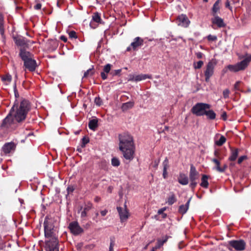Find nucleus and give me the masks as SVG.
<instances>
[{
  "mask_svg": "<svg viewBox=\"0 0 251 251\" xmlns=\"http://www.w3.org/2000/svg\"><path fill=\"white\" fill-rule=\"evenodd\" d=\"M45 235L46 238V250L47 251H59L58 241L56 235V230L52 225L51 221L45 219L44 223Z\"/></svg>",
  "mask_w": 251,
  "mask_h": 251,
  "instance_id": "f257e3e1",
  "label": "nucleus"
},
{
  "mask_svg": "<svg viewBox=\"0 0 251 251\" xmlns=\"http://www.w3.org/2000/svg\"><path fill=\"white\" fill-rule=\"evenodd\" d=\"M119 150L122 151L124 158L131 161L134 158V147L132 137L127 134L120 135Z\"/></svg>",
  "mask_w": 251,
  "mask_h": 251,
  "instance_id": "f03ea898",
  "label": "nucleus"
},
{
  "mask_svg": "<svg viewBox=\"0 0 251 251\" xmlns=\"http://www.w3.org/2000/svg\"><path fill=\"white\" fill-rule=\"evenodd\" d=\"M30 109V104L29 101L25 99H23L19 104L15 103L10 112L13 119L19 123L25 120Z\"/></svg>",
  "mask_w": 251,
  "mask_h": 251,
  "instance_id": "7ed1b4c3",
  "label": "nucleus"
},
{
  "mask_svg": "<svg viewBox=\"0 0 251 251\" xmlns=\"http://www.w3.org/2000/svg\"><path fill=\"white\" fill-rule=\"evenodd\" d=\"M239 58L243 59V60L236 63L235 65H229L227 68L233 72H237L245 70L248 66L249 63L251 61V55L246 54L245 56H239Z\"/></svg>",
  "mask_w": 251,
  "mask_h": 251,
  "instance_id": "20e7f679",
  "label": "nucleus"
},
{
  "mask_svg": "<svg viewBox=\"0 0 251 251\" xmlns=\"http://www.w3.org/2000/svg\"><path fill=\"white\" fill-rule=\"evenodd\" d=\"M210 106L208 104L198 103L194 105L192 109V112L197 116H200L204 115L206 109H209Z\"/></svg>",
  "mask_w": 251,
  "mask_h": 251,
  "instance_id": "39448f33",
  "label": "nucleus"
},
{
  "mask_svg": "<svg viewBox=\"0 0 251 251\" xmlns=\"http://www.w3.org/2000/svg\"><path fill=\"white\" fill-rule=\"evenodd\" d=\"M216 64L217 61L215 59H212L207 64L205 70L204 71V75L205 77V81L206 82H209L210 78L213 75L214 68Z\"/></svg>",
  "mask_w": 251,
  "mask_h": 251,
  "instance_id": "423d86ee",
  "label": "nucleus"
},
{
  "mask_svg": "<svg viewBox=\"0 0 251 251\" xmlns=\"http://www.w3.org/2000/svg\"><path fill=\"white\" fill-rule=\"evenodd\" d=\"M230 247L228 249L232 251L231 248L235 249L237 251H243L245 248V242L243 240H232L229 242Z\"/></svg>",
  "mask_w": 251,
  "mask_h": 251,
  "instance_id": "0eeeda50",
  "label": "nucleus"
},
{
  "mask_svg": "<svg viewBox=\"0 0 251 251\" xmlns=\"http://www.w3.org/2000/svg\"><path fill=\"white\" fill-rule=\"evenodd\" d=\"M100 14L95 12L93 14L92 19L90 23V26L93 29L96 28L100 24H102Z\"/></svg>",
  "mask_w": 251,
  "mask_h": 251,
  "instance_id": "6e6552de",
  "label": "nucleus"
},
{
  "mask_svg": "<svg viewBox=\"0 0 251 251\" xmlns=\"http://www.w3.org/2000/svg\"><path fill=\"white\" fill-rule=\"evenodd\" d=\"M117 209L119 213L121 222L126 221L129 217V213L127 210L126 203L124 205V207H117Z\"/></svg>",
  "mask_w": 251,
  "mask_h": 251,
  "instance_id": "1a4fd4ad",
  "label": "nucleus"
},
{
  "mask_svg": "<svg viewBox=\"0 0 251 251\" xmlns=\"http://www.w3.org/2000/svg\"><path fill=\"white\" fill-rule=\"evenodd\" d=\"M176 22L178 25L184 27H188L190 23V21L187 16L184 14L179 15L176 19Z\"/></svg>",
  "mask_w": 251,
  "mask_h": 251,
  "instance_id": "9d476101",
  "label": "nucleus"
},
{
  "mask_svg": "<svg viewBox=\"0 0 251 251\" xmlns=\"http://www.w3.org/2000/svg\"><path fill=\"white\" fill-rule=\"evenodd\" d=\"M69 227L71 231L74 234L77 235L82 232V229L76 222L71 223Z\"/></svg>",
  "mask_w": 251,
  "mask_h": 251,
  "instance_id": "9b49d317",
  "label": "nucleus"
},
{
  "mask_svg": "<svg viewBox=\"0 0 251 251\" xmlns=\"http://www.w3.org/2000/svg\"><path fill=\"white\" fill-rule=\"evenodd\" d=\"M24 66L26 69L29 71L32 72L36 69L37 63L36 61L31 58V59L25 61L24 63Z\"/></svg>",
  "mask_w": 251,
  "mask_h": 251,
  "instance_id": "f8f14e48",
  "label": "nucleus"
},
{
  "mask_svg": "<svg viewBox=\"0 0 251 251\" xmlns=\"http://www.w3.org/2000/svg\"><path fill=\"white\" fill-rule=\"evenodd\" d=\"M151 75L147 74H140L136 75H130L129 80L133 81H139L145 80L147 78H151Z\"/></svg>",
  "mask_w": 251,
  "mask_h": 251,
  "instance_id": "ddd939ff",
  "label": "nucleus"
},
{
  "mask_svg": "<svg viewBox=\"0 0 251 251\" xmlns=\"http://www.w3.org/2000/svg\"><path fill=\"white\" fill-rule=\"evenodd\" d=\"M12 117V114H10V112H9L8 115L3 120L1 127L2 128H8L13 121Z\"/></svg>",
  "mask_w": 251,
  "mask_h": 251,
  "instance_id": "4468645a",
  "label": "nucleus"
},
{
  "mask_svg": "<svg viewBox=\"0 0 251 251\" xmlns=\"http://www.w3.org/2000/svg\"><path fill=\"white\" fill-rule=\"evenodd\" d=\"M15 145L13 142H9L5 144L2 147V151L5 154L9 153L14 151L15 149Z\"/></svg>",
  "mask_w": 251,
  "mask_h": 251,
  "instance_id": "2eb2a0df",
  "label": "nucleus"
},
{
  "mask_svg": "<svg viewBox=\"0 0 251 251\" xmlns=\"http://www.w3.org/2000/svg\"><path fill=\"white\" fill-rule=\"evenodd\" d=\"M143 45V40L140 37H136L133 42L130 44V46L132 48L133 50H136L138 48L141 47Z\"/></svg>",
  "mask_w": 251,
  "mask_h": 251,
  "instance_id": "dca6fc26",
  "label": "nucleus"
},
{
  "mask_svg": "<svg viewBox=\"0 0 251 251\" xmlns=\"http://www.w3.org/2000/svg\"><path fill=\"white\" fill-rule=\"evenodd\" d=\"M214 18L212 19V23L216 25L219 27L225 26L226 25L223 20L217 15L214 16Z\"/></svg>",
  "mask_w": 251,
  "mask_h": 251,
  "instance_id": "f3484780",
  "label": "nucleus"
},
{
  "mask_svg": "<svg viewBox=\"0 0 251 251\" xmlns=\"http://www.w3.org/2000/svg\"><path fill=\"white\" fill-rule=\"evenodd\" d=\"M189 177L191 181L196 180L198 178V173L193 165L190 167Z\"/></svg>",
  "mask_w": 251,
  "mask_h": 251,
  "instance_id": "a211bd4d",
  "label": "nucleus"
},
{
  "mask_svg": "<svg viewBox=\"0 0 251 251\" xmlns=\"http://www.w3.org/2000/svg\"><path fill=\"white\" fill-rule=\"evenodd\" d=\"M20 55L24 63L32 58V54L29 52L24 50H21Z\"/></svg>",
  "mask_w": 251,
  "mask_h": 251,
  "instance_id": "6ab92c4d",
  "label": "nucleus"
},
{
  "mask_svg": "<svg viewBox=\"0 0 251 251\" xmlns=\"http://www.w3.org/2000/svg\"><path fill=\"white\" fill-rule=\"evenodd\" d=\"M163 167V176L164 178H166L168 176L167 169L169 167V161L167 158H166L162 163Z\"/></svg>",
  "mask_w": 251,
  "mask_h": 251,
  "instance_id": "aec40b11",
  "label": "nucleus"
},
{
  "mask_svg": "<svg viewBox=\"0 0 251 251\" xmlns=\"http://www.w3.org/2000/svg\"><path fill=\"white\" fill-rule=\"evenodd\" d=\"M178 181L182 185H187L188 183V178L187 176L184 174L180 173L178 177Z\"/></svg>",
  "mask_w": 251,
  "mask_h": 251,
  "instance_id": "412c9836",
  "label": "nucleus"
},
{
  "mask_svg": "<svg viewBox=\"0 0 251 251\" xmlns=\"http://www.w3.org/2000/svg\"><path fill=\"white\" fill-rule=\"evenodd\" d=\"M191 198L187 201L185 205H181L179 208V212L182 214H185L188 210Z\"/></svg>",
  "mask_w": 251,
  "mask_h": 251,
  "instance_id": "4be33fe9",
  "label": "nucleus"
},
{
  "mask_svg": "<svg viewBox=\"0 0 251 251\" xmlns=\"http://www.w3.org/2000/svg\"><path fill=\"white\" fill-rule=\"evenodd\" d=\"M168 238V236H166L163 237L162 240L158 239L157 245L152 249V251H155L156 250L160 248L167 241Z\"/></svg>",
  "mask_w": 251,
  "mask_h": 251,
  "instance_id": "5701e85b",
  "label": "nucleus"
},
{
  "mask_svg": "<svg viewBox=\"0 0 251 251\" xmlns=\"http://www.w3.org/2000/svg\"><path fill=\"white\" fill-rule=\"evenodd\" d=\"M211 161L215 164V167L214 168L218 172L220 173L224 172V169H222V167H220V161L218 160L217 158H214L211 159Z\"/></svg>",
  "mask_w": 251,
  "mask_h": 251,
  "instance_id": "b1692460",
  "label": "nucleus"
},
{
  "mask_svg": "<svg viewBox=\"0 0 251 251\" xmlns=\"http://www.w3.org/2000/svg\"><path fill=\"white\" fill-rule=\"evenodd\" d=\"M238 155V150L237 149H232L231 150V155L229 157L230 161H234L237 158Z\"/></svg>",
  "mask_w": 251,
  "mask_h": 251,
  "instance_id": "393cba45",
  "label": "nucleus"
},
{
  "mask_svg": "<svg viewBox=\"0 0 251 251\" xmlns=\"http://www.w3.org/2000/svg\"><path fill=\"white\" fill-rule=\"evenodd\" d=\"M133 105L134 102L133 101H128L123 104L122 106V109L123 111H126L129 109L131 108Z\"/></svg>",
  "mask_w": 251,
  "mask_h": 251,
  "instance_id": "a878e982",
  "label": "nucleus"
},
{
  "mask_svg": "<svg viewBox=\"0 0 251 251\" xmlns=\"http://www.w3.org/2000/svg\"><path fill=\"white\" fill-rule=\"evenodd\" d=\"M1 79L5 84L8 85L11 81L12 76L9 74H6L1 76Z\"/></svg>",
  "mask_w": 251,
  "mask_h": 251,
  "instance_id": "bb28decb",
  "label": "nucleus"
},
{
  "mask_svg": "<svg viewBox=\"0 0 251 251\" xmlns=\"http://www.w3.org/2000/svg\"><path fill=\"white\" fill-rule=\"evenodd\" d=\"M221 2V0H217L214 4L212 8V12L213 13V16L216 15V13L219 10L220 6L219 3Z\"/></svg>",
  "mask_w": 251,
  "mask_h": 251,
  "instance_id": "cd10ccee",
  "label": "nucleus"
},
{
  "mask_svg": "<svg viewBox=\"0 0 251 251\" xmlns=\"http://www.w3.org/2000/svg\"><path fill=\"white\" fill-rule=\"evenodd\" d=\"M89 127L92 130H95L98 126V120L97 119H93L91 120L88 125Z\"/></svg>",
  "mask_w": 251,
  "mask_h": 251,
  "instance_id": "c85d7f7f",
  "label": "nucleus"
},
{
  "mask_svg": "<svg viewBox=\"0 0 251 251\" xmlns=\"http://www.w3.org/2000/svg\"><path fill=\"white\" fill-rule=\"evenodd\" d=\"M3 23V17L1 14H0V33L2 37H3L4 33Z\"/></svg>",
  "mask_w": 251,
  "mask_h": 251,
  "instance_id": "c756f323",
  "label": "nucleus"
},
{
  "mask_svg": "<svg viewBox=\"0 0 251 251\" xmlns=\"http://www.w3.org/2000/svg\"><path fill=\"white\" fill-rule=\"evenodd\" d=\"M207 180V176L206 175H203L201 178V185L204 188H207L208 186V182Z\"/></svg>",
  "mask_w": 251,
  "mask_h": 251,
  "instance_id": "7c9ffc66",
  "label": "nucleus"
},
{
  "mask_svg": "<svg viewBox=\"0 0 251 251\" xmlns=\"http://www.w3.org/2000/svg\"><path fill=\"white\" fill-rule=\"evenodd\" d=\"M204 115H206L207 117L211 120L215 119L216 117V114L213 110H211L208 111L206 110Z\"/></svg>",
  "mask_w": 251,
  "mask_h": 251,
  "instance_id": "2f4dec72",
  "label": "nucleus"
},
{
  "mask_svg": "<svg viewBox=\"0 0 251 251\" xmlns=\"http://www.w3.org/2000/svg\"><path fill=\"white\" fill-rule=\"evenodd\" d=\"M176 200L175 195L172 193L168 197L167 202L168 203V204L172 205L176 201Z\"/></svg>",
  "mask_w": 251,
  "mask_h": 251,
  "instance_id": "473e14b6",
  "label": "nucleus"
},
{
  "mask_svg": "<svg viewBox=\"0 0 251 251\" xmlns=\"http://www.w3.org/2000/svg\"><path fill=\"white\" fill-rule=\"evenodd\" d=\"M16 44L20 46H23L25 45V41L23 38H18L15 39Z\"/></svg>",
  "mask_w": 251,
  "mask_h": 251,
  "instance_id": "72a5a7b5",
  "label": "nucleus"
},
{
  "mask_svg": "<svg viewBox=\"0 0 251 251\" xmlns=\"http://www.w3.org/2000/svg\"><path fill=\"white\" fill-rule=\"evenodd\" d=\"M111 164L114 167H118L120 164V160L116 157H113L111 160Z\"/></svg>",
  "mask_w": 251,
  "mask_h": 251,
  "instance_id": "f704fd0d",
  "label": "nucleus"
},
{
  "mask_svg": "<svg viewBox=\"0 0 251 251\" xmlns=\"http://www.w3.org/2000/svg\"><path fill=\"white\" fill-rule=\"evenodd\" d=\"M226 141V138L224 136H221L220 137V139L216 142V144L218 146H221L224 143H225Z\"/></svg>",
  "mask_w": 251,
  "mask_h": 251,
  "instance_id": "c9c22d12",
  "label": "nucleus"
},
{
  "mask_svg": "<svg viewBox=\"0 0 251 251\" xmlns=\"http://www.w3.org/2000/svg\"><path fill=\"white\" fill-rule=\"evenodd\" d=\"M203 64V62L202 61H199L197 62L194 63V68L195 69H200Z\"/></svg>",
  "mask_w": 251,
  "mask_h": 251,
  "instance_id": "e433bc0d",
  "label": "nucleus"
},
{
  "mask_svg": "<svg viewBox=\"0 0 251 251\" xmlns=\"http://www.w3.org/2000/svg\"><path fill=\"white\" fill-rule=\"evenodd\" d=\"M111 65L110 64H107L105 66H104L103 68V72L106 73V74L109 73L111 70Z\"/></svg>",
  "mask_w": 251,
  "mask_h": 251,
  "instance_id": "4c0bfd02",
  "label": "nucleus"
},
{
  "mask_svg": "<svg viewBox=\"0 0 251 251\" xmlns=\"http://www.w3.org/2000/svg\"><path fill=\"white\" fill-rule=\"evenodd\" d=\"M93 73L94 72L92 71V69H89L84 73L83 77H87L89 75H92Z\"/></svg>",
  "mask_w": 251,
  "mask_h": 251,
  "instance_id": "58836bf2",
  "label": "nucleus"
},
{
  "mask_svg": "<svg viewBox=\"0 0 251 251\" xmlns=\"http://www.w3.org/2000/svg\"><path fill=\"white\" fill-rule=\"evenodd\" d=\"M89 139L87 138H86L85 137H84L82 139V144L81 147L82 148L84 147L85 146V145L89 142Z\"/></svg>",
  "mask_w": 251,
  "mask_h": 251,
  "instance_id": "ea45409f",
  "label": "nucleus"
},
{
  "mask_svg": "<svg viewBox=\"0 0 251 251\" xmlns=\"http://www.w3.org/2000/svg\"><path fill=\"white\" fill-rule=\"evenodd\" d=\"M92 207V204L91 203H88L85 205V207L84 208V210L87 212L90 210Z\"/></svg>",
  "mask_w": 251,
  "mask_h": 251,
  "instance_id": "a19ab883",
  "label": "nucleus"
},
{
  "mask_svg": "<svg viewBox=\"0 0 251 251\" xmlns=\"http://www.w3.org/2000/svg\"><path fill=\"white\" fill-rule=\"evenodd\" d=\"M115 243L113 239H110V243L109 246V251H113V247L114 246Z\"/></svg>",
  "mask_w": 251,
  "mask_h": 251,
  "instance_id": "79ce46f5",
  "label": "nucleus"
},
{
  "mask_svg": "<svg viewBox=\"0 0 251 251\" xmlns=\"http://www.w3.org/2000/svg\"><path fill=\"white\" fill-rule=\"evenodd\" d=\"M69 35L70 38H77V36L76 35V32L74 31H71L69 32Z\"/></svg>",
  "mask_w": 251,
  "mask_h": 251,
  "instance_id": "37998d69",
  "label": "nucleus"
},
{
  "mask_svg": "<svg viewBox=\"0 0 251 251\" xmlns=\"http://www.w3.org/2000/svg\"><path fill=\"white\" fill-rule=\"evenodd\" d=\"M229 92H230L229 90L227 89L224 90L223 94V96H224V98L226 99V98H228Z\"/></svg>",
  "mask_w": 251,
  "mask_h": 251,
  "instance_id": "c03bdc74",
  "label": "nucleus"
},
{
  "mask_svg": "<svg viewBox=\"0 0 251 251\" xmlns=\"http://www.w3.org/2000/svg\"><path fill=\"white\" fill-rule=\"evenodd\" d=\"M95 103L98 106H100L102 104V101L99 97L96 98L95 99Z\"/></svg>",
  "mask_w": 251,
  "mask_h": 251,
  "instance_id": "a18cd8bd",
  "label": "nucleus"
},
{
  "mask_svg": "<svg viewBox=\"0 0 251 251\" xmlns=\"http://www.w3.org/2000/svg\"><path fill=\"white\" fill-rule=\"evenodd\" d=\"M207 38L209 41H215L217 39L216 36L211 35H208Z\"/></svg>",
  "mask_w": 251,
  "mask_h": 251,
  "instance_id": "49530a36",
  "label": "nucleus"
},
{
  "mask_svg": "<svg viewBox=\"0 0 251 251\" xmlns=\"http://www.w3.org/2000/svg\"><path fill=\"white\" fill-rule=\"evenodd\" d=\"M241 82L240 81H237L235 84H234V88L235 90H239V85L240 84Z\"/></svg>",
  "mask_w": 251,
  "mask_h": 251,
  "instance_id": "de8ad7c7",
  "label": "nucleus"
},
{
  "mask_svg": "<svg viewBox=\"0 0 251 251\" xmlns=\"http://www.w3.org/2000/svg\"><path fill=\"white\" fill-rule=\"evenodd\" d=\"M246 158V156H242L240 157L238 160V163L240 164L242 162V161Z\"/></svg>",
  "mask_w": 251,
  "mask_h": 251,
  "instance_id": "09e8293b",
  "label": "nucleus"
},
{
  "mask_svg": "<svg viewBox=\"0 0 251 251\" xmlns=\"http://www.w3.org/2000/svg\"><path fill=\"white\" fill-rule=\"evenodd\" d=\"M196 55L198 58H201L203 57V53L201 52H198L196 53Z\"/></svg>",
  "mask_w": 251,
  "mask_h": 251,
  "instance_id": "8fccbe9b",
  "label": "nucleus"
},
{
  "mask_svg": "<svg viewBox=\"0 0 251 251\" xmlns=\"http://www.w3.org/2000/svg\"><path fill=\"white\" fill-rule=\"evenodd\" d=\"M106 73L103 72H101V78L103 79V80H105L107 78V75L105 74Z\"/></svg>",
  "mask_w": 251,
  "mask_h": 251,
  "instance_id": "3c124183",
  "label": "nucleus"
},
{
  "mask_svg": "<svg viewBox=\"0 0 251 251\" xmlns=\"http://www.w3.org/2000/svg\"><path fill=\"white\" fill-rule=\"evenodd\" d=\"M196 184L197 183L195 182V180L191 181L190 186L192 188H194L196 186Z\"/></svg>",
  "mask_w": 251,
  "mask_h": 251,
  "instance_id": "603ef678",
  "label": "nucleus"
},
{
  "mask_svg": "<svg viewBox=\"0 0 251 251\" xmlns=\"http://www.w3.org/2000/svg\"><path fill=\"white\" fill-rule=\"evenodd\" d=\"M121 72V69H118V70H115L114 71V72L112 73H113V75H118L120 72Z\"/></svg>",
  "mask_w": 251,
  "mask_h": 251,
  "instance_id": "864d4df0",
  "label": "nucleus"
},
{
  "mask_svg": "<svg viewBox=\"0 0 251 251\" xmlns=\"http://www.w3.org/2000/svg\"><path fill=\"white\" fill-rule=\"evenodd\" d=\"M226 7L229 8L230 10H231V7L230 6L229 1V0H226Z\"/></svg>",
  "mask_w": 251,
  "mask_h": 251,
  "instance_id": "5fc2aeb1",
  "label": "nucleus"
},
{
  "mask_svg": "<svg viewBox=\"0 0 251 251\" xmlns=\"http://www.w3.org/2000/svg\"><path fill=\"white\" fill-rule=\"evenodd\" d=\"M214 156L216 157V158L219 157V151L218 150H215L214 152Z\"/></svg>",
  "mask_w": 251,
  "mask_h": 251,
  "instance_id": "6e6d98bb",
  "label": "nucleus"
},
{
  "mask_svg": "<svg viewBox=\"0 0 251 251\" xmlns=\"http://www.w3.org/2000/svg\"><path fill=\"white\" fill-rule=\"evenodd\" d=\"M41 4L40 3H37V4H36L35 6H34V8L36 10H39V9H40L41 8Z\"/></svg>",
  "mask_w": 251,
  "mask_h": 251,
  "instance_id": "4d7b16f0",
  "label": "nucleus"
},
{
  "mask_svg": "<svg viewBox=\"0 0 251 251\" xmlns=\"http://www.w3.org/2000/svg\"><path fill=\"white\" fill-rule=\"evenodd\" d=\"M87 216V212L84 211V210L81 213V217L84 218Z\"/></svg>",
  "mask_w": 251,
  "mask_h": 251,
  "instance_id": "13d9d810",
  "label": "nucleus"
},
{
  "mask_svg": "<svg viewBox=\"0 0 251 251\" xmlns=\"http://www.w3.org/2000/svg\"><path fill=\"white\" fill-rule=\"evenodd\" d=\"M107 213V210H104L100 212V214L102 216H104Z\"/></svg>",
  "mask_w": 251,
  "mask_h": 251,
  "instance_id": "bf43d9fd",
  "label": "nucleus"
},
{
  "mask_svg": "<svg viewBox=\"0 0 251 251\" xmlns=\"http://www.w3.org/2000/svg\"><path fill=\"white\" fill-rule=\"evenodd\" d=\"M60 39L62 41H63L64 42H67V38L66 36H61L60 37Z\"/></svg>",
  "mask_w": 251,
  "mask_h": 251,
  "instance_id": "052dcab7",
  "label": "nucleus"
},
{
  "mask_svg": "<svg viewBox=\"0 0 251 251\" xmlns=\"http://www.w3.org/2000/svg\"><path fill=\"white\" fill-rule=\"evenodd\" d=\"M222 117L224 119V120H226V112H224L222 115Z\"/></svg>",
  "mask_w": 251,
  "mask_h": 251,
  "instance_id": "680f3d73",
  "label": "nucleus"
},
{
  "mask_svg": "<svg viewBox=\"0 0 251 251\" xmlns=\"http://www.w3.org/2000/svg\"><path fill=\"white\" fill-rule=\"evenodd\" d=\"M67 190L68 191L69 193L70 192H72L73 191H74V189L73 187H69L68 188H67Z\"/></svg>",
  "mask_w": 251,
  "mask_h": 251,
  "instance_id": "e2e57ef3",
  "label": "nucleus"
},
{
  "mask_svg": "<svg viewBox=\"0 0 251 251\" xmlns=\"http://www.w3.org/2000/svg\"><path fill=\"white\" fill-rule=\"evenodd\" d=\"M100 197H95V198L94 199V201L96 202H99V201H100Z\"/></svg>",
  "mask_w": 251,
  "mask_h": 251,
  "instance_id": "0e129e2a",
  "label": "nucleus"
},
{
  "mask_svg": "<svg viewBox=\"0 0 251 251\" xmlns=\"http://www.w3.org/2000/svg\"><path fill=\"white\" fill-rule=\"evenodd\" d=\"M14 91H15V97H17V95H18V93L16 92V85L15 84L14 85Z\"/></svg>",
  "mask_w": 251,
  "mask_h": 251,
  "instance_id": "69168bd1",
  "label": "nucleus"
},
{
  "mask_svg": "<svg viewBox=\"0 0 251 251\" xmlns=\"http://www.w3.org/2000/svg\"><path fill=\"white\" fill-rule=\"evenodd\" d=\"M164 209H161L160 210H158V214H161L163 213V212L164 211Z\"/></svg>",
  "mask_w": 251,
  "mask_h": 251,
  "instance_id": "338daca9",
  "label": "nucleus"
},
{
  "mask_svg": "<svg viewBox=\"0 0 251 251\" xmlns=\"http://www.w3.org/2000/svg\"><path fill=\"white\" fill-rule=\"evenodd\" d=\"M227 168V166L226 165H224L223 167H222V169H224V172L225 171L226 169Z\"/></svg>",
  "mask_w": 251,
  "mask_h": 251,
  "instance_id": "774afa93",
  "label": "nucleus"
}]
</instances>
